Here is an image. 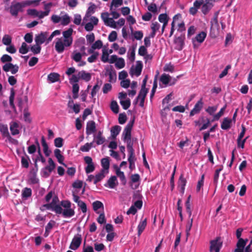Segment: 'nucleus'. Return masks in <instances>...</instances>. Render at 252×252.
I'll return each mask as SVG.
<instances>
[{"instance_id": "f257e3e1", "label": "nucleus", "mask_w": 252, "mask_h": 252, "mask_svg": "<svg viewBox=\"0 0 252 252\" xmlns=\"http://www.w3.org/2000/svg\"><path fill=\"white\" fill-rule=\"evenodd\" d=\"M73 31L72 28H69L63 32V39L62 37L57 38V41L55 43V48L58 53H62L65 49V47H69L71 45L73 42Z\"/></svg>"}, {"instance_id": "f03ea898", "label": "nucleus", "mask_w": 252, "mask_h": 252, "mask_svg": "<svg viewBox=\"0 0 252 252\" xmlns=\"http://www.w3.org/2000/svg\"><path fill=\"white\" fill-rule=\"evenodd\" d=\"M135 118L133 117L126 126L122 134L123 141L126 142L128 152L134 151L133 148L134 139H131V130Z\"/></svg>"}, {"instance_id": "7ed1b4c3", "label": "nucleus", "mask_w": 252, "mask_h": 252, "mask_svg": "<svg viewBox=\"0 0 252 252\" xmlns=\"http://www.w3.org/2000/svg\"><path fill=\"white\" fill-rule=\"evenodd\" d=\"M34 1L26 0L22 2H12L9 8H5V10H8L10 14L15 17H17L19 12L23 11V8L33 3Z\"/></svg>"}, {"instance_id": "20e7f679", "label": "nucleus", "mask_w": 252, "mask_h": 252, "mask_svg": "<svg viewBox=\"0 0 252 252\" xmlns=\"http://www.w3.org/2000/svg\"><path fill=\"white\" fill-rule=\"evenodd\" d=\"M0 61L2 63L8 62L2 66V69L5 72L10 71L12 74H15L18 71L19 68L18 65L10 63L12 61L10 56L7 54L3 55L0 58Z\"/></svg>"}, {"instance_id": "39448f33", "label": "nucleus", "mask_w": 252, "mask_h": 252, "mask_svg": "<svg viewBox=\"0 0 252 252\" xmlns=\"http://www.w3.org/2000/svg\"><path fill=\"white\" fill-rule=\"evenodd\" d=\"M59 201L58 197L55 196L53 197L52 201L50 203L46 204L44 206L47 209L54 211L57 214H61L63 209L61 205L57 204Z\"/></svg>"}, {"instance_id": "423d86ee", "label": "nucleus", "mask_w": 252, "mask_h": 252, "mask_svg": "<svg viewBox=\"0 0 252 252\" xmlns=\"http://www.w3.org/2000/svg\"><path fill=\"white\" fill-rule=\"evenodd\" d=\"M210 252L213 251L215 252H220V249L222 246V242L220 241V237H217L215 239L211 240L210 242Z\"/></svg>"}, {"instance_id": "0eeeda50", "label": "nucleus", "mask_w": 252, "mask_h": 252, "mask_svg": "<svg viewBox=\"0 0 252 252\" xmlns=\"http://www.w3.org/2000/svg\"><path fill=\"white\" fill-rule=\"evenodd\" d=\"M82 240V236L80 234L75 235L69 246V249L73 250H76L80 246Z\"/></svg>"}, {"instance_id": "6e6552de", "label": "nucleus", "mask_w": 252, "mask_h": 252, "mask_svg": "<svg viewBox=\"0 0 252 252\" xmlns=\"http://www.w3.org/2000/svg\"><path fill=\"white\" fill-rule=\"evenodd\" d=\"M106 72L105 75L106 76H109V82H115L116 80V71L114 69L113 66L110 65L106 68Z\"/></svg>"}, {"instance_id": "1a4fd4ad", "label": "nucleus", "mask_w": 252, "mask_h": 252, "mask_svg": "<svg viewBox=\"0 0 252 252\" xmlns=\"http://www.w3.org/2000/svg\"><path fill=\"white\" fill-rule=\"evenodd\" d=\"M48 35V32H42L40 33L36 34L34 38L35 43L38 44L40 45L44 43L45 41H46Z\"/></svg>"}, {"instance_id": "9d476101", "label": "nucleus", "mask_w": 252, "mask_h": 252, "mask_svg": "<svg viewBox=\"0 0 252 252\" xmlns=\"http://www.w3.org/2000/svg\"><path fill=\"white\" fill-rule=\"evenodd\" d=\"M203 102L202 98H201L195 104L193 108L191 110L189 113L190 116L199 113L203 108Z\"/></svg>"}, {"instance_id": "9b49d317", "label": "nucleus", "mask_w": 252, "mask_h": 252, "mask_svg": "<svg viewBox=\"0 0 252 252\" xmlns=\"http://www.w3.org/2000/svg\"><path fill=\"white\" fill-rule=\"evenodd\" d=\"M160 81L164 85V87H167L168 85L169 86L173 85L175 83V80L173 82H171V76L169 74L165 73L162 74L159 79Z\"/></svg>"}, {"instance_id": "f8f14e48", "label": "nucleus", "mask_w": 252, "mask_h": 252, "mask_svg": "<svg viewBox=\"0 0 252 252\" xmlns=\"http://www.w3.org/2000/svg\"><path fill=\"white\" fill-rule=\"evenodd\" d=\"M215 0H206L205 3L202 5L201 11L204 14H206L213 6Z\"/></svg>"}, {"instance_id": "ddd939ff", "label": "nucleus", "mask_w": 252, "mask_h": 252, "mask_svg": "<svg viewBox=\"0 0 252 252\" xmlns=\"http://www.w3.org/2000/svg\"><path fill=\"white\" fill-rule=\"evenodd\" d=\"M185 35H181L175 38V39H174V42L176 44V49L179 51H181L183 49L185 45Z\"/></svg>"}, {"instance_id": "4468645a", "label": "nucleus", "mask_w": 252, "mask_h": 252, "mask_svg": "<svg viewBox=\"0 0 252 252\" xmlns=\"http://www.w3.org/2000/svg\"><path fill=\"white\" fill-rule=\"evenodd\" d=\"M203 2V0H195L193 2V6L191 7L189 9V13L192 15H195L198 11V9L200 7L201 5H202Z\"/></svg>"}, {"instance_id": "2eb2a0df", "label": "nucleus", "mask_w": 252, "mask_h": 252, "mask_svg": "<svg viewBox=\"0 0 252 252\" xmlns=\"http://www.w3.org/2000/svg\"><path fill=\"white\" fill-rule=\"evenodd\" d=\"M219 28V25L218 21V14H215L213 20L211 21V27L210 34L212 37H215L216 35L214 33L213 31L215 29L218 30Z\"/></svg>"}, {"instance_id": "dca6fc26", "label": "nucleus", "mask_w": 252, "mask_h": 252, "mask_svg": "<svg viewBox=\"0 0 252 252\" xmlns=\"http://www.w3.org/2000/svg\"><path fill=\"white\" fill-rule=\"evenodd\" d=\"M95 123L94 121L88 122L86 126V134L88 135L91 134L96 131Z\"/></svg>"}, {"instance_id": "f3484780", "label": "nucleus", "mask_w": 252, "mask_h": 252, "mask_svg": "<svg viewBox=\"0 0 252 252\" xmlns=\"http://www.w3.org/2000/svg\"><path fill=\"white\" fill-rule=\"evenodd\" d=\"M178 184V188H180V191L182 194H183L185 192V186L187 184V180L184 177V175L183 174H181L180 176Z\"/></svg>"}, {"instance_id": "a211bd4d", "label": "nucleus", "mask_w": 252, "mask_h": 252, "mask_svg": "<svg viewBox=\"0 0 252 252\" xmlns=\"http://www.w3.org/2000/svg\"><path fill=\"white\" fill-rule=\"evenodd\" d=\"M41 144L43 147V152L45 156L49 157L51 153V151L49 149L48 144L46 143L45 138L43 136L41 137Z\"/></svg>"}, {"instance_id": "6ab92c4d", "label": "nucleus", "mask_w": 252, "mask_h": 252, "mask_svg": "<svg viewBox=\"0 0 252 252\" xmlns=\"http://www.w3.org/2000/svg\"><path fill=\"white\" fill-rule=\"evenodd\" d=\"M118 184L117 177L115 176H112L107 181V184H105V186L106 187L108 185L110 188L114 189Z\"/></svg>"}, {"instance_id": "aec40b11", "label": "nucleus", "mask_w": 252, "mask_h": 252, "mask_svg": "<svg viewBox=\"0 0 252 252\" xmlns=\"http://www.w3.org/2000/svg\"><path fill=\"white\" fill-rule=\"evenodd\" d=\"M19 125L15 122H12L10 124V130L12 135H15L19 133L18 129Z\"/></svg>"}, {"instance_id": "412c9836", "label": "nucleus", "mask_w": 252, "mask_h": 252, "mask_svg": "<svg viewBox=\"0 0 252 252\" xmlns=\"http://www.w3.org/2000/svg\"><path fill=\"white\" fill-rule=\"evenodd\" d=\"M54 155L55 157L57 158L58 161L64 166H66V164L63 162L64 160L63 156L61 154V152L60 149H56L54 150Z\"/></svg>"}, {"instance_id": "4be33fe9", "label": "nucleus", "mask_w": 252, "mask_h": 252, "mask_svg": "<svg viewBox=\"0 0 252 252\" xmlns=\"http://www.w3.org/2000/svg\"><path fill=\"white\" fill-rule=\"evenodd\" d=\"M101 164L103 169L101 170H104V171L106 172V173H107L108 172V169L110 166V161L109 158L108 157L103 158L101 160Z\"/></svg>"}, {"instance_id": "5701e85b", "label": "nucleus", "mask_w": 252, "mask_h": 252, "mask_svg": "<svg viewBox=\"0 0 252 252\" xmlns=\"http://www.w3.org/2000/svg\"><path fill=\"white\" fill-rule=\"evenodd\" d=\"M64 218H71L75 215V211L71 208L63 209L61 213Z\"/></svg>"}, {"instance_id": "b1692460", "label": "nucleus", "mask_w": 252, "mask_h": 252, "mask_svg": "<svg viewBox=\"0 0 252 252\" xmlns=\"http://www.w3.org/2000/svg\"><path fill=\"white\" fill-rule=\"evenodd\" d=\"M232 120L228 118H224L221 124V128L227 130L230 128Z\"/></svg>"}, {"instance_id": "393cba45", "label": "nucleus", "mask_w": 252, "mask_h": 252, "mask_svg": "<svg viewBox=\"0 0 252 252\" xmlns=\"http://www.w3.org/2000/svg\"><path fill=\"white\" fill-rule=\"evenodd\" d=\"M97 145H99L103 144L105 141V137L102 136V133L101 131H99L96 136L94 137Z\"/></svg>"}, {"instance_id": "a878e982", "label": "nucleus", "mask_w": 252, "mask_h": 252, "mask_svg": "<svg viewBox=\"0 0 252 252\" xmlns=\"http://www.w3.org/2000/svg\"><path fill=\"white\" fill-rule=\"evenodd\" d=\"M121 130V127L118 125L112 126L111 129V136L113 139H115L119 134Z\"/></svg>"}, {"instance_id": "bb28decb", "label": "nucleus", "mask_w": 252, "mask_h": 252, "mask_svg": "<svg viewBox=\"0 0 252 252\" xmlns=\"http://www.w3.org/2000/svg\"><path fill=\"white\" fill-rule=\"evenodd\" d=\"M79 78L88 82L91 79V75L90 73H87L84 70H82L78 73Z\"/></svg>"}, {"instance_id": "cd10ccee", "label": "nucleus", "mask_w": 252, "mask_h": 252, "mask_svg": "<svg viewBox=\"0 0 252 252\" xmlns=\"http://www.w3.org/2000/svg\"><path fill=\"white\" fill-rule=\"evenodd\" d=\"M117 176L120 178L123 185H126V179L124 172L121 171L119 168H117L116 171Z\"/></svg>"}, {"instance_id": "c85d7f7f", "label": "nucleus", "mask_w": 252, "mask_h": 252, "mask_svg": "<svg viewBox=\"0 0 252 252\" xmlns=\"http://www.w3.org/2000/svg\"><path fill=\"white\" fill-rule=\"evenodd\" d=\"M147 225V219H145L141 221L137 226L138 236H139L144 230Z\"/></svg>"}, {"instance_id": "c756f323", "label": "nucleus", "mask_w": 252, "mask_h": 252, "mask_svg": "<svg viewBox=\"0 0 252 252\" xmlns=\"http://www.w3.org/2000/svg\"><path fill=\"white\" fill-rule=\"evenodd\" d=\"M105 171L104 170H101L100 172L96 174L95 176V179L94 181V184H96L98 182H100L105 177Z\"/></svg>"}, {"instance_id": "7c9ffc66", "label": "nucleus", "mask_w": 252, "mask_h": 252, "mask_svg": "<svg viewBox=\"0 0 252 252\" xmlns=\"http://www.w3.org/2000/svg\"><path fill=\"white\" fill-rule=\"evenodd\" d=\"M60 75L57 73H51L48 75V79L52 83L58 81L60 80Z\"/></svg>"}, {"instance_id": "2f4dec72", "label": "nucleus", "mask_w": 252, "mask_h": 252, "mask_svg": "<svg viewBox=\"0 0 252 252\" xmlns=\"http://www.w3.org/2000/svg\"><path fill=\"white\" fill-rule=\"evenodd\" d=\"M101 84V81H97L96 84L94 86L91 92V96L92 98H93L99 91Z\"/></svg>"}, {"instance_id": "473e14b6", "label": "nucleus", "mask_w": 252, "mask_h": 252, "mask_svg": "<svg viewBox=\"0 0 252 252\" xmlns=\"http://www.w3.org/2000/svg\"><path fill=\"white\" fill-rule=\"evenodd\" d=\"M206 36L207 33L206 32H201L196 35L195 39L198 43H201L204 41Z\"/></svg>"}, {"instance_id": "72a5a7b5", "label": "nucleus", "mask_w": 252, "mask_h": 252, "mask_svg": "<svg viewBox=\"0 0 252 252\" xmlns=\"http://www.w3.org/2000/svg\"><path fill=\"white\" fill-rule=\"evenodd\" d=\"M148 89L141 88V90L139 92L138 95L136 98L135 103H137L139 99H141V98H145L147 94L148 93Z\"/></svg>"}, {"instance_id": "f704fd0d", "label": "nucleus", "mask_w": 252, "mask_h": 252, "mask_svg": "<svg viewBox=\"0 0 252 252\" xmlns=\"http://www.w3.org/2000/svg\"><path fill=\"white\" fill-rule=\"evenodd\" d=\"M142 68H143L142 63L140 61H137L136 66H135V68L134 69L135 74L137 76H138L141 74L142 70Z\"/></svg>"}, {"instance_id": "c9c22d12", "label": "nucleus", "mask_w": 252, "mask_h": 252, "mask_svg": "<svg viewBox=\"0 0 252 252\" xmlns=\"http://www.w3.org/2000/svg\"><path fill=\"white\" fill-rule=\"evenodd\" d=\"M190 197H191V196L190 195H189L187 198V200L186 202V203H185V206H186V211L187 212V213L189 214V218H190L191 216V214H192V212H191V204H190Z\"/></svg>"}, {"instance_id": "e433bc0d", "label": "nucleus", "mask_w": 252, "mask_h": 252, "mask_svg": "<svg viewBox=\"0 0 252 252\" xmlns=\"http://www.w3.org/2000/svg\"><path fill=\"white\" fill-rule=\"evenodd\" d=\"M30 161V158L28 156L26 155L25 157L21 158V164L23 167L28 168L29 166V161Z\"/></svg>"}, {"instance_id": "4c0bfd02", "label": "nucleus", "mask_w": 252, "mask_h": 252, "mask_svg": "<svg viewBox=\"0 0 252 252\" xmlns=\"http://www.w3.org/2000/svg\"><path fill=\"white\" fill-rule=\"evenodd\" d=\"M49 165L45 167V169H47L49 172H52L56 167V164L52 158H49L48 160Z\"/></svg>"}, {"instance_id": "58836bf2", "label": "nucleus", "mask_w": 252, "mask_h": 252, "mask_svg": "<svg viewBox=\"0 0 252 252\" xmlns=\"http://www.w3.org/2000/svg\"><path fill=\"white\" fill-rule=\"evenodd\" d=\"M227 107V105L225 104V105L220 109V111L217 113L216 115H214L213 119L212 122L214 121L219 120V119L223 115L224 112Z\"/></svg>"}, {"instance_id": "ea45409f", "label": "nucleus", "mask_w": 252, "mask_h": 252, "mask_svg": "<svg viewBox=\"0 0 252 252\" xmlns=\"http://www.w3.org/2000/svg\"><path fill=\"white\" fill-rule=\"evenodd\" d=\"M43 3H44V9L45 11H40V16L39 19H42L45 16H48L50 11V8L45 3V2L44 1Z\"/></svg>"}, {"instance_id": "a19ab883", "label": "nucleus", "mask_w": 252, "mask_h": 252, "mask_svg": "<svg viewBox=\"0 0 252 252\" xmlns=\"http://www.w3.org/2000/svg\"><path fill=\"white\" fill-rule=\"evenodd\" d=\"M32 189L30 188H25L22 192V198L27 199L32 195Z\"/></svg>"}, {"instance_id": "79ce46f5", "label": "nucleus", "mask_w": 252, "mask_h": 252, "mask_svg": "<svg viewBox=\"0 0 252 252\" xmlns=\"http://www.w3.org/2000/svg\"><path fill=\"white\" fill-rule=\"evenodd\" d=\"M125 62L124 59L119 58L115 63L116 67L118 69H121L125 67Z\"/></svg>"}, {"instance_id": "37998d69", "label": "nucleus", "mask_w": 252, "mask_h": 252, "mask_svg": "<svg viewBox=\"0 0 252 252\" xmlns=\"http://www.w3.org/2000/svg\"><path fill=\"white\" fill-rule=\"evenodd\" d=\"M157 76H158V74H157L156 75V76L155 77V79H154V83H153V88H152V91H151V94H150V98L151 99H152V98L154 96L155 92H156V89H157V87H158Z\"/></svg>"}, {"instance_id": "c03bdc74", "label": "nucleus", "mask_w": 252, "mask_h": 252, "mask_svg": "<svg viewBox=\"0 0 252 252\" xmlns=\"http://www.w3.org/2000/svg\"><path fill=\"white\" fill-rule=\"evenodd\" d=\"M41 50V47L40 46V45L38 44H36L35 45H33V46H31V51L34 54H37L40 53Z\"/></svg>"}, {"instance_id": "a18cd8bd", "label": "nucleus", "mask_w": 252, "mask_h": 252, "mask_svg": "<svg viewBox=\"0 0 252 252\" xmlns=\"http://www.w3.org/2000/svg\"><path fill=\"white\" fill-rule=\"evenodd\" d=\"M14 96L15 92L14 90L12 89L10 92V95L9 96V104L11 107L13 109H15V106L14 104Z\"/></svg>"}, {"instance_id": "49530a36", "label": "nucleus", "mask_w": 252, "mask_h": 252, "mask_svg": "<svg viewBox=\"0 0 252 252\" xmlns=\"http://www.w3.org/2000/svg\"><path fill=\"white\" fill-rule=\"evenodd\" d=\"M93 208L94 211H96L99 209H103L104 206L101 201L97 200L93 203Z\"/></svg>"}, {"instance_id": "de8ad7c7", "label": "nucleus", "mask_w": 252, "mask_h": 252, "mask_svg": "<svg viewBox=\"0 0 252 252\" xmlns=\"http://www.w3.org/2000/svg\"><path fill=\"white\" fill-rule=\"evenodd\" d=\"M28 15L33 17H38L39 18L40 12L35 9H29L27 10Z\"/></svg>"}, {"instance_id": "09e8293b", "label": "nucleus", "mask_w": 252, "mask_h": 252, "mask_svg": "<svg viewBox=\"0 0 252 252\" xmlns=\"http://www.w3.org/2000/svg\"><path fill=\"white\" fill-rule=\"evenodd\" d=\"M247 242H248V239L244 240L242 238H239V239H238V241L236 245L237 248L244 250V248L245 246H246Z\"/></svg>"}, {"instance_id": "8fccbe9b", "label": "nucleus", "mask_w": 252, "mask_h": 252, "mask_svg": "<svg viewBox=\"0 0 252 252\" xmlns=\"http://www.w3.org/2000/svg\"><path fill=\"white\" fill-rule=\"evenodd\" d=\"M120 102L123 108L125 110L127 109L130 106L131 102L129 98L125 100H121Z\"/></svg>"}, {"instance_id": "3c124183", "label": "nucleus", "mask_w": 252, "mask_h": 252, "mask_svg": "<svg viewBox=\"0 0 252 252\" xmlns=\"http://www.w3.org/2000/svg\"><path fill=\"white\" fill-rule=\"evenodd\" d=\"M82 57V55L79 52L75 53L74 52L72 53L71 58L76 62H79L81 61Z\"/></svg>"}, {"instance_id": "603ef678", "label": "nucleus", "mask_w": 252, "mask_h": 252, "mask_svg": "<svg viewBox=\"0 0 252 252\" xmlns=\"http://www.w3.org/2000/svg\"><path fill=\"white\" fill-rule=\"evenodd\" d=\"M29 51V48L27 44L25 42H23L21 47L19 48V52L22 54H25Z\"/></svg>"}, {"instance_id": "864d4df0", "label": "nucleus", "mask_w": 252, "mask_h": 252, "mask_svg": "<svg viewBox=\"0 0 252 252\" xmlns=\"http://www.w3.org/2000/svg\"><path fill=\"white\" fill-rule=\"evenodd\" d=\"M96 5L94 3H91V5L88 7L86 16L89 17L91 14H93L95 12Z\"/></svg>"}, {"instance_id": "5fc2aeb1", "label": "nucleus", "mask_w": 252, "mask_h": 252, "mask_svg": "<svg viewBox=\"0 0 252 252\" xmlns=\"http://www.w3.org/2000/svg\"><path fill=\"white\" fill-rule=\"evenodd\" d=\"M123 0H112L111 3L110 10L112 9L113 6L117 8L120 6H121L123 4Z\"/></svg>"}, {"instance_id": "6e6d98bb", "label": "nucleus", "mask_w": 252, "mask_h": 252, "mask_svg": "<svg viewBox=\"0 0 252 252\" xmlns=\"http://www.w3.org/2000/svg\"><path fill=\"white\" fill-rule=\"evenodd\" d=\"M140 179V176L138 174H134L132 175L130 177L131 181L129 183L130 186H132V183H135L139 182Z\"/></svg>"}, {"instance_id": "4d7b16f0", "label": "nucleus", "mask_w": 252, "mask_h": 252, "mask_svg": "<svg viewBox=\"0 0 252 252\" xmlns=\"http://www.w3.org/2000/svg\"><path fill=\"white\" fill-rule=\"evenodd\" d=\"M2 41L3 44L9 45L11 43V38L9 35L5 34L3 37Z\"/></svg>"}, {"instance_id": "13d9d810", "label": "nucleus", "mask_w": 252, "mask_h": 252, "mask_svg": "<svg viewBox=\"0 0 252 252\" xmlns=\"http://www.w3.org/2000/svg\"><path fill=\"white\" fill-rule=\"evenodd\" d=\"M93 146V142L87 143L80 147V150L82 152H88Z\"/></svg>"}, {"instance_id": "bf43d9fd", "label": "nucleus", "mask_w": 252, "mask_h": 252, "mask_svg": "<svg viewBox=\"0 0 252 252\" xmlns=\"http://www.w3.org/2000/svg\"><path fill=\"white\" fill-rule=\"evenodd\" d=\"M168 19L167 15L166 13L161 14L158 16V20L160 23H168Z\"/></svg>"}, {"instance_id": "052dcab7", "label": "nucleus", "mask_w": 252, "mask_h": 252, "mask_svg": "<svg viewBox=\"0 0 252 252\" xmlns=\"http://www.w3.org/2000/svg\"><path fill=\"white\" fill-rule=\"evenodd\" d=\"M0 131L3 135L7 136L9 134L8 127L4 125H0Z\"/></svg>"}, {"instance_id": "680f3d73", "label": "nucleus", "mask_w": 252, "mask_h": 252, "mask_svg": "<svg viewBox=\"0 0 252 252\" xmlns=\"http://www.w3.org/2000/svg\"><path fill=\"white\" fill-rule=\"evenodd\" d=\"M111 109L112 111L116 114L119 112V107L116 101H112L111 103Z\"/></svg>"}, {"instance_id": "e2e57ef3", "label": "nucleus", "mask_w": 252, "mask_h": 252, "mask_svg": "<svg viewBox=\"0 0 252 252\" xmlns=\"http://www.w3.org/2000/svg\"><path fill=\"white\" fill-rule=\"evenodd\" d=\"M54 145L57 148H61L63 146V139L62 138L58 137L54 140Z\"/></svg>"}, {"instance_id": "0e129e2a", "label": "nucleus", "mask_w": 252, "mask_h": 252, "mask_svg": "<svg viewBox=\"0 0 252 252\" xmlns=\"http://www.w3.org/2000/svg\"><path fill=\"white\" fill-rule=\"evenodd\" d=\"M70 22V19L69 16L68 15L65 14L62 18L61 24L62 25L66 26L69 24Z\"/></svg>"}, {"instance_id": "69168bd1", "label": "nucleus", "mask_w": 252, "mask_h": 252, "mask_svg": "<svg viewBox=\"0 0 252 252\" xmlns=\"http://www.w3.org/2000/svg\"><path fill=\"white\" fill-rule=\"evenodd\" d=\"M117 38V33L116 31H112L108 35V40L110 42L115 41Z\"/></svg>"}, {"instance_id": "338daca9", "label": "nucleus", "mask_w": 252, "mask_h": 252, "mask_svg": "<svg viewBox=\"0 0 252 252\" xmlns=\"http://www.w3.org/2000/svg\"><path fill=\"white\" fill-rule=\"evenodd\" d=\"M127 117L125 113H121L119 114L118 121L119 124L123 125L126 121Z\"/></svg>"}, {"instance_id": "774afa93", "label": "nucleus", "mask_w": 252, "mask_h": 252, "mask_svg": "<svg viewBox=\"0 0 252 252\" xmlns=\"http://www.w3.org/2000/svg\"><path fill=\"white\" fill-rule=\"evenodd\" d=\"M102 41L101 40H97L94 44H92V48L93 49H99L102 48Z\"/></svg>"}]
</instances>
